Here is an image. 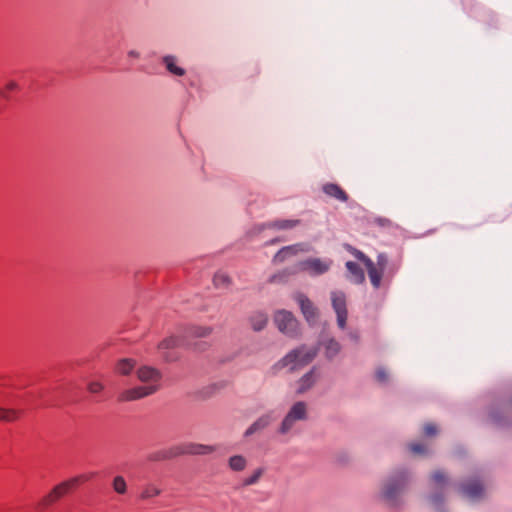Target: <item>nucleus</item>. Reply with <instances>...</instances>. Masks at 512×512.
<instances>
[{"label":"nucleus","mask_w":512,"mask_h":512,"mask_svg":"<svg viewBox=\"0 0 512 512\" xmlns=\"http://www.w3.org/2000/svg\"><path fill=\"white\" fill-rule=\"evenodd\" d=\"M308 418V406L303 401L295 402L280 423L277 433L287 435L298 421H305Z\"/></svg>","instance_id":"nucleus-3"},{"label":"nucleus","mask_w":512,"mask_h":512,"mask_svg":"<svg viewBox=\"0 0 512 512\" xmlns=\"http://www.w3.org/2000/svg\"><path fill=\"white\" fill-rule=\"evenodd\" d=\"M311 251L312 246L305 242L284 246L273 256L272 263L279 265L301 253H309Z\"/></svg>","instance_id":"nucleus-8"},{"label":"nucleus","mask_w":512,"mask_h":512,"mask_svg":"<svg viewBox=\"0 0 512 512\" xmlns=\"http://www.w3.org/2000/svg\"><path fill=\"white\" fill-rule=\"evenodd\" d=\"M22 414L21 410L13 408L0 407V421L1 422H14L17 421Z\"/></svg>","instance_id":"nucleus-26"},{"label":"nucleus","mask_w":512,"mask_h":512,"mask_svg":"<svg viewBox=\"0 0 512 512\" xmlns=\"http://www.w3.org/2000/svg\"><path fill=\"white\" fill-rule=\"evenodd\" d=\"M178 456V446H174L169 449H163L149 453L147 460L150 462H161Z\"/></svg>","instance_id":"nucleus-17"},{"label":"nucleus","mask_w":512,"mask_h":512,"mask_svg":"<svg viewBox=\"0 0 512 512\" xmlns=\"http://www.w3.org/2000/svg\"><path fill=\"white\" fill-rule=\"evenodd\" d=\"M212 333V328L208 326L192 325L186 330V337L204 338Z\"/></svg>","instance_id":"nucleus-25"},{"label":"nucleus","mask_w":512,"mask_h":512,"mask_svg":"<svg viewBox=\"0 0 512 512\" xmlns=\"http://www.w3.org/2000/svg\"><path fill=\"white\" fill-rule=\"evenodd\" d=\"M136 375L139 381L147 385H158L157 383L161 380V372L151 366H141L137 369Z\"/></svg>","instance_id":"nucleus-14"},{"label":"nucleus","mask_w":512,"mask_h":512,"mask_svg":"<svg viewBox=\"0 0 512 512\" xmlns=\"http://www.w3.org/2000/svg\"><path fill=\"white\" fill-rule=\"evenodd\" d=\"M263 473H264L263 468H257L256 470H254L252 472L251 475H249L243 479L242 485L243 486H251V485L256 484L262 477Z\"/></svg>","instance_id":"nucleus-34"},{"label":"nucleus","mask_w":512,"mask_h":512,"mask_svg":"<svg viewBox=\"0 0 512 512\" xmlns=\"http://www.w3.org/2000/svg\"><path fill=\"white\" fill-rule=\"evenodd\" d=\"M84 476H76L67 481H63L56 485L46 496L41 500V504L44 506H48L66 494H68L74 487H76L80 481L85 480Z\"/></svg>","instance_id":"nucleus-7"},{"label":"nucleus","mask_w":512,"mask_h":512,"mask_svg":"<svg viewBox=\"0 0 512 512\" xmlns=\"http://www.w3.org/2000/svg\"><path fill=\"white\" fill-rule=\"evenodd\" d=\"M433 489L442 490L448 484V477L442 471H435L431 475Z\"/></svg>","instance_id":"nucleus-30"},{"label":"nucleus","mask_w":512,"mask_h":512,"mask_svg":"<svg viewBox=\"0 0 512 512\" xmlns=\"http://www.w3.org/2000/svg\"><path fill=\"white\" fill-rule=\"evenodd\" d=\"M275 420L276 417L272 411L262 414L244 431V438H249L254 434L261 433L267 429Z\"/></svg>","instance_id":"nucleus-11"},{"label":"nucleus","mask_w":512,"mask_h":512,"mask_svg":"<svg viewBox=\"0 0 512 512\" xmlns=\"http://www.w3.org/2000/svg\"><path fill=\"white\" fill-rule=\"evenodd\" d=\"M128 56L129 57H133V58H139L140 57V53L136 50H130L128 52Z\"/></svg>","instance_id":"nucleus-42"},{"label":"nucleus","mask_w":512,"mask_h":512,"mask_svg":"<svg viewBox=\"0 0 512 512\" xmlns=\"http://www.w3.org/2000/svg\"><path fill=\"white\" fill-rule=\"evenodd\" d=\"M460 492L471 500H477L482 497L484 487L479 481L471 480L461 485Z\"/></svg>","instance_id":"nucleus-16"},{"label":"nucleus","mask_w":512,"mask_h":512,"mask_svg":"<svg viewBox=\"0 0 512 512\" xmlns=\"http://www.w3.org/2000/svg\"><path fill=\"white\" fill-rule=\"evenodd\" d=\"M278 330L284 335L295 338L300 334L298 320L287 310H278L273 317Z\"/></svg>","instance_id":"nucleus-6"},{"label":"nucleus","mask_w":512,"mask_h":512,"mask_svg":"<svg viewBox=\"0 0 512 512\" xmlns=\"http://www.w3.org/2000/svg\"><path fill=\"white\" fill-rule=\"evenodd\" d=\"M213 283L216 287L229 286L232 285V280L228 274L220 271L214 275Z\"/></svg>","instance_id":"nucleus-33"},{"label":"nucleus","mask_w":512,"mask_h":512,"mask_svg":"<svg viewBox=\"0 0 512 512\" xmlns=\"http://www.w3.org/2000/svg\"><path fill=\"white\" fill-rule=\"evenodd\" d=\"M365 266L370 282L374 287H379L383 278L390 277L392 275V272L388 271L389 260L385 254H379L376 262L367 260V264Z\"/></svg>","instance_id":"nucleus-5"},{"label":"nucleus","mask_w":512,"mask_h":512,"mask_svg":"<svg viewBox=\"0 0 512 512\" xmlns=\"http://www.w3.org/2000/svg\"><path fill=\"white\" fill-rule=\"evenodd\" d=\"M295 266L292 269H284L274 275H272L269 279V284L271 285H283L287 283L289 277L291 275L296 274Z\"/></svg>","instance_id":"nucleus-24"},{"label":"nucleus","mask_w":512,"mask_h":512,"mask_svg":"<svg viewBox=\"0 0 512 512\" xmlns=\"http://www.w3.org/2000/svg\"><path fill=\"white\" fill-rule=\"evenodd\" d=\"M104 389V385L99 381H90L87 384V390L92 394H98L102 392Z\"/></svg>","instance_id":"nucleus-36"},{"label":"nucleus","mask_w":512,"mask_h":512,"mask_svg":"<svg viewBox=\"0 0 512 512\" xmlns=\"http://www.w3.org/2000/svg\"><path fill=\"white\" fill-rule=\"evenodd\" d=\"M163 62L166 65L167 70L177 76H183L185 74V70L176 65V58L174 56L168 55L163 58Z\"/></svg>","instance_id":"nucleus-29"},{"label":"nucleus","mask_w":512,"mask_h":512,"mask_svg":"<svg viewBox=\"0 0 512 512\" xmlns=\"http://www.w3.org/2000/svg\"><path fill=\"white\" fill-rule=\"evenodd\" d=\"M429 500L433 505L438 506V505L442 504V502L444 500L443 493L435 492L430 496Z\"/></svg>","instance_id":"nucleus-40"},{"label":"nucleus","mask_w":512,"mask_h":512,"mask_svg":"<svg viewBox=\"0 0 512 512\" xmlns=\"http://www.w3.org/2000/svg\"><path fill=\"white\" fill-rule=\"evenodd\" d=\"M346 249L358 260L362 261L365 265L367 264V260H370L363 252L357 250L356 248L346 245Z\"/></svg>","instance_id":"nucleus-35"},{"label":"nucleus","mask_w":512,"mask_h":512,"mask_svg":"<svg viewBox=\"0 0 512 512\" xmlns=\"http://www.w3.org/2000/svg\"><path fill=\"white\" fill-rule=\"evenodd\" d=\"M159 390V385L136 386L122 391L118 395V401L131 402L148 397Z\"/></svg>","instance_id":"nucleus-9"},{"label":"nucleus","mask_w":512,"mask_h":512,"mask_svg":"<svg viewBox=\"0 0 512 512\" xmlns=\"http://www.w3.org/2000/svg\"><path fill=\"white\" fill-rule=\"evenodd\" d=\"M333 265L330 258L309 257L295 264V272H304L316 277L327 273Z\"/></svg>","instance_id":"nucleus-4"},{"label":"nucleus","mask_w":512,"mask_h":512,"mask_svg":"<svg viewBox=\"0 0 512 512\" xmlns=\"http://www.w3.org/2000/svg\"><path fill=\"white\" fill-rule=\"evenodd\" d=\"M252 329L256 332L263 330L268 323V316L262 312H255L249 317Z\"/></svg>","instance_id":"nucleus-22"},{"label":"nucleus","mask_w":512,"mask_h":512,"mask_svg":"<svg viewBox=\"0 0 512 512\" xmlns=\"http://www.w3.org/2000/svg\"><path fill=\"white\" fill-rule=\"evenodd\" d=\"M423 432L426 436H434L437 434L438 430L435 424L427 423L424 425Z\"/></svg>","instance_id":"nucleus-39"},{"label":"nucleus","mask_w":512,"mask_h":512,"mask_svg":"<svg viewBox=\"0 0 512 512\" xmlns=\"http://www.w3.org/2000/svg\"><path fill=\"white\" fill-rule=\"evenodd\" d=\"M296 300L306 321L309 324L316 323L318 319V310L314 304L303 294H298Z\"/></svg>","instance_id":"nucleus-13"},{"label":"nucleus","mask_w":512,"mask_h":512,"mask_svg":"<svg viewBox=\"0 0 512 512\" xmlns=\"http://www.w3.org/2000/svg\"><path fill=\"white\" fill-rule=\"evenodd\" d=\"M217 449L216 446L212 445H204L199 443H186L183 445H178V453L180 455L189 454V455H207L215 452Z\"/></svg>","instance_id":"nucleus-12"},{"label":"nucleus","mask_w":512,"mask_h":512,"mask_svg":"<svg viewBox=\"0 0 512 512\" xmlns=\"http://www.w3.org/2000/svg\"><path fill=\"white\" fill-rule=\"evenodd\" d=\"M280 239L279 238H275V239H272L268 242H266V245L269 246V245H274L275 243L279 242Z\"/></svg>","instance_id":"nucleus-43"},{"label":"nucleus","mask_w":512,"mask_h":512,"mask_svg":"<svg viewBox=\"0 0 512 512\" xmlns=\"http://www.w3.org/2000/svg\"><path fill=\"white\" fill-rule=\"evenodd\" d=\"M162 494V489L158 487L155 483L149 482L145 484L141 492L139 494V498L142 501H147L152 498L158 497Z\"/></svg>","instance_id":"nucleus-20"},{"label":"nucleus","mask_w":512,"mask_h":512,"mask_svg":"<svg viewBox=\"0 0 512 512\" xmlns=\"http://www.w3.org/2000/svg\"><path fill=\"white\" fill-rule=\"evenodd\" d=\"M325 355L328 359L334 358L340 352V344L333 338L324 342Z\"/></svg>","instance_id":"nucleus-31"},{"label":"nucleus","mask_w":512,"mask_h":512,"mask_svg":"<svg viewBox=\"0 0 512 512\" xmlns=\"http://www.w3.org/2000/svg\"><path fill=\"white\" fill-rule=\"evenodd\" d=\"M331 301L337 316V325L340 329H345L348 316L345 295L342 292H333Z\"/></svg>","instance_id":"nucleus-10"},{"label":"nucleus","mask_w":512,"mask_h":512,"mask_svg":"<svg viewBox=\"0 0 512 512\" xmlns=\"http://www.w3.org/2000/svg\"><path fill=\"white\" fill-rule=\"evenodd\" d=\"M322 191L329 197L334 198L340 202H346L348 200L347 193L335 183H326L322 187Z\"/></svg>","instance_id":"nucleus-19"},{"label":"nucleus","mask_w":512,"mask_h":512,"mask_svg":"<svg viewBox=\"0 0 512 512\" xmlns=\"http://www.w3.org/2000/svg\"><path fill=\"white\" fill-rule=\"evenodd\" d=\"M409 448H410V451L414 454L422 455V454H426V452H427V447L421 443H411L409 445Z\"/></svg>","instance_id":"nucleus-38"},{"label":"nucleus","mask_w":512,"mask_h":512,"mask_svg":"<svg viewBox=\"0 0 512 512\" xmlns=\"http://www.w3.org/2000/svg\"><path fill=\"white\" fill-rule=\"evenodd\" d=\"M317 376L315 368L306 373L297 383L296 393L298 395L304 394L316 383Z\"/></svg>","instance_id":"nucleus-18"},{"label":"nucleus","mask_w":512,"mask_h":512,"mask_svg":"<svg viewBox=\"0 0 512 512\" xmlns=\"http://www.w3.org/2000/svg\"><path fill=\"white\" fill-rule=\"evenodd\" d=\"M376 379L380 383H385L388 381V373L384 368H378L376 370Z\"/></svg>","instance_id":"nucleus-41"},{"label":"nucleus","mask_w":512,"mask_h":512,"mask_svg":"<svg viewBox=\"0 0 512 512\" xmlns=\"http://www.w3.org/2000/svg\"><path fill=\"white\" fill-rule=\"evenodd\" d=\"M409 482L406 471H399L391 476L383 485L382 497L390 505H396Z\"/></svg>","instance_id":"nucleus-1"},{"label":"nucleus","mask_w":512,"mask_h":512,"mask_svg":"<svg viewBox=\"0 0 512 512\" xmlns=\"http://www.w3.org/2000/svg\"><path fill=\"white\" fill-rule=\"evenodd\" d=\"M346 268L351 278H353L356 284L361 283L364 280V272L361 267L352 261L346 262Z\"/></svg>","instance_id":"nucleus-27"},{"label":"nucleus","mask_w":512,"mask_h":512,"mask_svg":"<svg viewBox=\"0 0 512 512\" xmlns=\"http://www.w3.org/2000/svg\"><path fill=\"white\" fill-rule=\"evenodd\" d=\"M184 343V338H179L175 336H170L162 340L158 345V350L161 352L163 358L167 362H171L175 360L168 350L174 349L176 347L181 346Z\"/></svg>","instance_id":"nucleus-15"},{"label":"nucleus","mask_w":512,"mask_h":512,"mask_svg":"<svg viewBox=\"0 0 512 512\" xmlns=\"http://www.w3.org/2000/svg\"><path fill=\"white\" fill-rule=\"evenodd\" d=\"M113 490L119 494L124 495L127 492V483L123 476L117 475L113 478L112 481Z\"/></svg>","instance_id":"nucleus-32"},{"label":"nucleus","mask_w":512,"mask_h":512,"mask_svg":"<svg viewBox=\"0 0 512 512\" xmlns=\"http://www.w3.org/2000/svg\"><path fill=\"white\" fill-rule=\"evenodd\" d=\"M299 220H276L265 223L261 226L262 229H276V230H289L299 225Z\"/></svg>","instance_id":"nucleus-21"},{"label":"nucleus","mask_w":512,"mask_h":512,"mask_svg":"<svg viewBox=\"0 0 512 512\" xmlns=\"http://www.w3.org/2000/svg\"><path fill=\"white\" fill-rule=\"evenodd\" d=\"M228 467L235 472H241L247 467V459L243 455H233L228 459Z\"/></svg>","instance_id":"nucleus-28"},{"label":"nucleus","mask_w":512,"mask_h":512,"mask_svg":"<svg viewBox=\"0 0 512 512\" xmlns=\"http://www.w3.org/2000/svg\"><path fill=\"white\" fill-rule=\"evenodd\" d=\"M136 366V361L131 358L120 359L115 367V371L123 376L129 375Z\"/></svg>","instance_id":"nucleus-23"},{"label":"nucleus","mask_w":512,"mask_h":512,"mask_svg":"<svg viewBox=\"0 0 512 512\" xmlns=\"http://www.w3.org/2000/svg\"><path fill=\"white\" fill-rule=\"evenodd\" d=\"M318 349L301 346L290 351L279 362L281 367H289L290 370H296L309 364L317 355Z\"/></svg>","instance_id":"nucleus-2"},{"label":"nucleus","mask_w":512,"mask_h":512,"mask_svg":"<svg viewBox=\"0 0 512 512\" xmlns=\"http://www.w3.org/2000/svg\"><path fill=\"white\" fill-rule=\"evenodd\" d=\"M18 84L15 81H9L3 89L0 90V95L4 98L9 97V92L17 90Z\"/></svg>","instance_id":"nucleus-37"}]
</instances>
